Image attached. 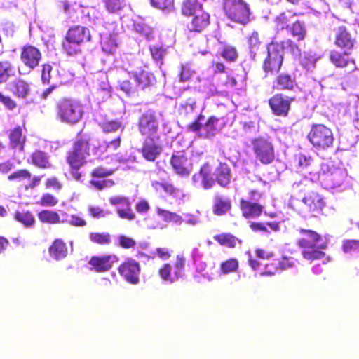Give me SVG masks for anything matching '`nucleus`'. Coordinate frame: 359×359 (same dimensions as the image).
<instances>
[{"label":"nucleus","instance_id":"f257e3e1","mask_svg":"<svg viewBox=\"0 0 359 359\" xmlns=\"http://www.w3.org/2000/svg\"><path fill=\"white\" fill-rule=\"evenodd\" d=\"M278 33L272 41L267 46V57L263 65V69L266 72H278L283 60V50H287L294 57L301 55L299 48L290 39L278 42Z\"/></svg>","mask_w":359,"mask_h":359},{"label":"nucleus","instance_id":"f03ea898","mask_svg":"<svg viewBox=\"0 0 359 359\" xmlns=\"http://www.w3.org/2000/svg\"><path fill=\"white\" fill-rule=\"evenodd\" d=\"M309 174L311 181H318L326 189H345L350 186L347 171L344 168L323 164L316 174L312 175V170L309 171Z\"/></svg>","mask_w":359,"mask_h":359},{"label":"nucleus","instance_id":"7ed1b4c3","mask_svg":"<svg viewBox=\"0 0 359 359\" xmlns=\"http://www.w3.org/2000/svg\"><path fill=\"white\" fill-rule=\"evenodd\" d=\"M307 138L318 155L333 147L334 139L332 131L323 124L313 125Z\"/></svg>","mask_w":359,"mask_h":359},{"label":"nucleus","instance_id":"20e7f679","mask_svg":"<svg viewBox=\"0 0 359 359\" xmlns=\"http://www.w3.org/2000/svg\"><path fill=\"white\" fill-rule=\"evenodd\" d=\"M57 118L67 124L77 123L83 114L81 103L74 99L64 98L57 103Z\"/></svg>","mask_w":359,"mask_h":359},{"label":"nucleus","instance_id":"39448f33","mask_svg":"<svg viewBox=\"0 0 359 359\" xmlns=\"http://www.w3.org/2000/svg\"><path fill=\"white\" fill-rule=\"evenodd\" d=\"M224 10L232 21L245 24L249 20L250 8L243 0H224Z\"/></svg>","mask_w":359,"mask_h":359},{"label":"nucleus","instance_id":"423d86ee","mask_svg":"<svg viewBox=\"0 0 359 359\" xmlns=\"http://www.w3.org/2000/svg\"><path fill=\"white\" fill-rule=\"evenodd\" d=\"M255 158L262 164L268 165L274 160V149L272 143L265 137L255 138L252 141Z\"/></svg>","mask_w":359,"mask_h":359},{"label":"nucleus","instance_id":"0eeeda50","mask_svg":"<svg viewBox=\"0 0 359 359\" xmlns=\"http://www.w3.org/2000/svg\"><path fill=\"white\" fill-rule=\"evenodd\" d=\"M88 142L79 140L74 142L72 148L67 154V163L72 169H79L85 163L86 157L89 155Z\"/></svg>","mask_w":359,"mask_h":359},{"label":"nucleus","instance_id":"6e6552de","mask_svg":"<svg viewBox=\"0 0 359 359\" xmlns=\"http://www.w3.org/2000/svg\"><path fill=\"white\" fill-rule=\"evenodd\" d=\"M158 126V116L153 110L145 111L139 118V131L142 135L147 136V137H158L156 136Z\"/></svg>","mask_w":359,"mask_h":359},{"label":"nucleus","instance_id":"1a4fd4ad","mask_svg":"<svg viewBox=\"0 0 359 359\" xmlns=\"http://www.w3.org/2000/svg\"><path fill=\"white\" fill-rule=\"evenodd\" d=\"M218 118L212 116L207 121L203 116H200L198 119L190 125L192 131H197L200 137L203 138H210L215 136L217 131Z\"/></svg>","mask_w":359,"mask_h":359},{"label":"nucleus","instance_id":"9d476101","mask_svg":"<svg viewBox=\"0 0 359 359\" xmlns=\"http://www.w3.org/2000/svg\"><path fill=\"white\" fill-rule=\"evenodd\" d=\"M170 164L175 172L182 177H187L191 172L192 163L184 151H177L172 154Z\"/></svg>","mask_w":359,"mask_h":359},{"label":"nucleus","instance_id":"9b49d317","mask_svg":"<svg viewBox=\"0 0 359 359\" xmlns=\"http://www.w3.org/2000/svg\"><path fill=\"white\" fill-rule=\"evenodd\" d=\"M109 203L116 207L118 216L124 219L133 220L135 215L132 210L129 199L123 196H114L109 199Z\"/></svg>","mask_w":359,"mask_h":359},{"label":"nucleus","instance_id":"f8f14e48","mask_svg":"<svg viewBox=\"0 0 359 359\" xmlns=\"http://www.w3.org/2000/svg\"><path fill=\"white\" fill-rule=\"evenodd\" d=\"M294 100L292 97L283 94H276L270 98L269 106L273 113L276 116H286L290 109V104Z\"/></svg>","mask_w":359,"mask_h":359},{"label":"nucleus","instance_id":"ddd939ff","mask_svg":"<svg viewBox=\"0 0 359 359\" xmlns=\"http://www.w3.org/2000/svg\"><path fill=\"white\" fill-rule=\"evenodd\" d=\"M158 137H146L141 148L142 156L148 161H154L161 154L163 148Z\"/></svg>","mask_w":359,"mask_h":359},{"label":"nucleus","instance_id":"4468645a","mask_svg":"<svg viewBox=\"0 0 359 359\" xmlns=\"http://www.w3.org/2000/svg\"><path fill=\"white\" fill-rule=\"evenodd\" d=\"M304 210L313 215L319 213L325 205L323 198L316 192H311L302 198Z\"/></svg>","mask_w":359,"mask_h":359},{"label":"nucleus","instance_id":"2eb2a0df","mask_svg":"<svg viewBox=\"0 0 359 359\" xmlns=\"http://www.w3.org/2000/svg\"><path fill=\"white\" fill-rule=\"evenodd\" d=\"M109 26L113 29V32H102L100 33V44L103 52L107 54H114L117 49L118 43V36L114 32L116 25L112 23Z\"/></svg>","mask_w":359,"mask_h":359},{"label":"nucleus","instance_id":"dca6fc26","mask_svg":"<svg viewBox=\"0 0 359 359\" xmlns=\"http://www.w3.org/2000/svg\"><path fill=\"white\" fill-rule=\"evenodd\" d=\"M211 169L209 165H203L200 171L192 177V181L194 186L197 188H203L205 189H210L215 184V180L212 177Z\"/></svg>","mask_w":359,"mask_h":359},{"label":"nucleus","instance_id":"f3484780","mask_svg":"<svg viewBox=\"0 0 359 359\" xmlns=\"http://www.w3.org/2000/svg\"><path fill=\"white\" fill-rule=\"evenodd\" d=\"M20 57L25 65L33 69L38 66L41 54L36 47L26 46L22 50Z\"/></svg>","mask_w":359,"mask_h":359},{"label":"nucleus","instance_id":"a211bd4d","mask_svg":"<svg viewBox=\"0 0 359 359\" xmlns=\"http://www.w3.org/2000/svg\"><path fill=\"white\" fill-rule=\"evenodd\" d=\"M130 74V78L135 82L137 89L144 90L156 83V78L153 74L145 70L132 72Z\"/></svg>","mask_w":359,"mask_h":359},{"label":"nucleus","instance_id":"6ab92c4d","mask_svg":"<svg viewBox=\"0 0 359 359\" xmlns=\"http://www.w3.org/2000/svg\"><path fill=\"white\" fill-rule=\"evenodd\" d=\"M151 186L156 191L159 193L163 191L176 200L182 201L186 196L182 189L175 187L168 182L154 181L151 182Z\"/></svg>","mask_w":359,"mask_h":359},{"label":"nucleus","instance_id":"aec40b11","mask_svg":"<svg viewBox=\"0 0 359 359\" xmlns=\"http://www.w3.org/2000/svg\"><path fill=\"white\" fill-rule=\"evenodd\" d=\"M68 39L80 44L88 42L91 39L90 29L83 26H76L69 29L67 33Z\"/></svg>","mask_w":359,"mask_h":359},{"label":"nucleus","instance_id":"412c9836","mask_svg":"<svg viewBox=\"0 0 359 359\" xmlns=\"http://www.w3.org/2000/svg\"><path fill=\"white\" fill-rule=\"evenodd\" d=\"M302 237L299 240V247H318L322 236L312 230L301 229Z\"/></svg>","mask_w":359,"mask_h":359},{"label":"nucleus","instance_id":"4be33fe9","mask_svg":"<svg viewBox=\"0 0 359 359\" xmlns=\"http://www.w3.org/2000/svg\"><path fill=\"white\" fill-rule=\"evenodd\" d=\"M209 19V14L199 8L188 28L190 31L199 32L208 25Z\"/></svg>","mask_w":359,"mask_h":359},{"label":"nucleus","instance_id":"5701e85b","mask_svg":"<svg viewBox=\"0 0 359 359\" xmlns=\"http://www.w3.org/2000/svg\"><path fill=\"white\" fill-rule=\"evenodd\" d=\"M354 40L345 27H339L336 30L335 44L344 50H349L353 46Z\"/></svg>","mask_w":359,"mask_h":359},{"label":"nucleus","instance_id":"b1692460","mask_svg":"<svg viewBox=\"0 0 359 359\" xmlns=\"http://www.w3.org/2000/svg\"><path fill=\"white\" fill-rule=\"evenodd\" d=\"M296 86L295 78L286 73L279 74L274 83V88L278 90H292Z\"/></svg>","mask_w":359,"mask_h":359},{"label":"nucleus","instance_id":"393cba45","mask_svg":"<svg viewBox=\"0 0 359 359\" xmlns=\"http://www.w3.org/2000/svg\"><path fill=\"white\" fill-rule=\"evenodd\" d=\"M214 175L217 182L222 187H226L231 181V175L229 167L225 163H220L215 169Z\"/></svg>","mask_w":359,"mask_h":359},{"label":"nucleus","instance_id":"a878e982","mask_svg":"<svg viewBox=\"0 0 359 359\" xmlns=\"http://www.w3.org/2000/svg\"><path fill=\"white\" fill-rule=\"evenodd\" d=\"M9 89L15 96L25 98L30 92V86L22 79H16L9 84Z\"/></svg>","mask_w":359,"mask_h":359},{"label":"nucleus","instance_id":"bb28decb","mask_svg":"<svg viewBox=\"0 0 359 359\" xmlns=\"http://www.w3.org/2000/svg\"><path fill=\"white\" fill-rule=\"evenodd\" d=\"M241 208L243 216L246 218L258 217L262 211V207L259 204L243 199L241 201Z\"/></svg>","mask_w":359,"mask_h":359},{"label":"nucleus","instance_id":"cd10ccee","mask_svg":"<svg viewBox=\"0 0 359 359\" xmlns=\"http://www.w3.org/2000/svg\"><path fill=\"white\" fill-rule=\"evenodd\" d=\"M11 147L20 151H23L25 137L22 135V128L20 127L15 128L10 133Z\"/></svg>","mask_w":359,"mask_h":359},{"label":"nucleus","instance_id":"c85d7f7f","mask_svg":"<svg viewBox=\"0 0 359 359\" xmlns=\"http://www.w3.org/2000/svg\"><path fill=\"white\" fill-rule=\"evenodd\" d=\"M347 51L348 50H345L344 54L338 51H332L330 57L331 62L339 67H346L351 64L352 68H354V64L353 61L350 60Z\"/></svg>","mask_w":359,"mask_h":359},{"label":"nucleus","instance_id":"c756f323","mask_svg":"<svg viewBox=\"0 0 359 359\" xmlns=\"http://www.w3.org/2000/svg\"><path fill=\"white\" fill-rule=\"evenodd\" d=\"M15 68L8 61H0V83H4L8 80L15 76Z\"/></svg>","mask_w":359,"mask_h":359},{"label":"nucleus","instance_id":"7c9ffc66","mask_svg":"<svg viewBox=\"0 0 359 359\" xmlns=\"http://www.w3.org/2000/svg\"><path fill=\"white\" fill-rule=\"evenodd\" d=\"M32 163L41 168H48L50 167L49 157L48 154L41 151H36L32 155Z\"/></svg>","mask_w":359,"mask_h":359},{"label":"nucleus","instance_id":"2f4dec72","mask_svg":"<svg viewBox=\"0 0 359 359\" xmlns=\"http://www.w3.org/2000/svg\"><path fill=\"white\" fill-rule=\"evenodd\" d=\"M230 201L228 198L216 196L214 200V212L217 215L224 214L230 208Z\"/></svg>","mask_w":359,"mask_h":359},{"label":"nucleus","instance_id":"473e14b6","mask_svg":"<svg viewBox=\"0 0 359 359\" xmlns=\"http://www.w3.org/2000/svg\"><path fill=\"white\" fill-rule=\"evenodd\" d=\"M214 238L218 241L219 245L226 247H235L237 245H242V241L231 234L222 233L215 236Z\"/></svg>","mask_w":359,"mask_h":359},{"label":"nucleus","instance_id":"72a5a7b5","mask_svg":"<svg viewBox=\"0 0 359 359\" xmlns=\"http://www.w3.org/2000/svg\"><path fill=\"white\" fill-rule=\"evenodd\" d=\"M287 31L298 41L303 40L306 34L304 24L299 20L294 22Z\"/></svg>","mask_w":359,"mask_h":359},{"label":"nucleus","instance_id":"f704fd0d","mask_svg":"<svg viewBox=\"0 0 359 359\" xmlns=\"http://www.w3.org/2000/svg\"><path fill=\"white\" fill-rule=\"evenodd\" d=\"M133 27L137 33L144 36L146 39L151 40L153 38L152 29L147 25L142 20L134 21Z\"/></svg>","mask_w":359,"mask_h":359},{"label":"nucleus","instance_id":"c9c22d12","mask_svg":"<svg viewBox=\"0 0 359 359\" xmlns=\"http://www.w3.org/2000/svg\"><path fill=\"white\" fill-rule=\"evenodd\" d=\"M90 241L95 244L107 245L111 242V236L109 233H97L93 232L89 236Z\"/></svg>","mask_w":359,"mask_h":359},{"label":"nucleus","instance_id":"e433bc0d","mask_svg":"<svg viewBox=\"0 0 359 359\" xmlns=\"http://www.w3.org/2000/svg\"><path fill=\"white\" fill-rule=\"evenodd\" d=\"M320 58L316 53L313 51L304 52L301 60L302 66L308 70L313 68L316 61Z\"/></svg>","mask_w":359,"mask_h":359},{"label":"nucleus","instance_id":"4c0bfd02","mask_svg":"<svg viewBox=\"0 0 359 359\" xmlns=\"http://www.w3.org/2000/svg\"><path fill=\"white\" fill-rule=\"evenodd\" d=\"M156 212L158 215L163 217L165 222H172L175 224H180L183 222L182 217L175 212H171L168 210L157 208Z\"/></svg>","mask_w":359,"mask_h":359},{"label":"nucleus","instance_id":"58836bf2","mask_svg":"<svg viewBox=\"0 0 359 359\" xmlns=\"http://www.w3.org/2000/svg\"><path fill=\"white\" fill-rule=\"evenodd\" d=\"M248 43L250 50V57L252 59H254L261 43L258 32L254 31L251 34V35L248 37Z\"/></svg>","mask_w":359,"mask_h":359},{"label":"nucleus","instance_id":"ea45409f","mask_svg":"<svg viewBox=\"0 0 359 359\" xmlns=\"http://www.w3.org/2000/svg\"><path fill=\"white\" fill-rule=\"evenodd\" d=\"M38 217L41 222L50 224L60 222L59 215L53 211L43 210L39 213Z\"/></svg>","mask_w":359,"mask_h":359},{"label":"nucleus","instance_id":"a19ab883","mask_svg":"<svg viewBox=\"0 0 359 359\" xmlns=\"http://www.w3.org/2000/svg\"><path fill=\"white\" fill-rule=\"evenodd\" d=\"M15 219L26 227L32 226L35 222L34 216L29 212H16Z\"/></svg>","mask_w":359,"mask_h":359},{"label":"nucleus","instance_id":"79ce46f5","mask_svg":"<svg viewBox=\"0 0 359 359\" xmlns=\"http://www.w3.org/2000/svg\"><path fill=\"white\" fill-rule=\"evenodd\" d=\"M294 17L290 12L283 13L280 14L276 18V23L277 28L280 30H283L285 28L288 30L290 25L289 22L291 21V18Z\"/></svg>","mask_w":359,"mask_h":359},{"label":"nucleus","instance_id":"37998d69","mask_svg":"<svg viewBox=\"0 0 359 359\" xmlns=\"http://www.w3.org/2000/svg\"><path fill=\"white\" fill-rule=\"evenodd\" d=\"M80 45L79 43L72 41L68 39V36H66L65 41L62 43V48L69 55H74L80 52Z\"/></svg>","mask_w":359,"mask_h":359},{"label":"nucleus","instance_id":"c03bdc74","mask_svg":"<svg viewBox=\"0 0 359 359\" xmlns=\"http://www.w3.org/2000/svg\"><path fill=\"white\" fill-rule=\"evenodd\" d=\"M199 8L201 6L195 1L185 0L182 5V13L187 16L196 15Z\"/></svg>","mask_w":359,"mask_h":359},{"label":"nucleus","instance_id":"a18cd8bd","mask_svg":"<svg viewBox=\"0 0 359 359\" xmlns=\"http://www.w3.org/2000/svg\"><path fill=\"white\" fill-rule=\"evenodd\" d=\"M150 52L153 59L157 62V64H159V65L161 66L163 64L162 60L166 55V48L161 46L155 45L150 46Z\"/></svg>","mask_w":359,"mask_h":359},{"label":"nucleus","instance_id":"49530a36","mask_svg":"<svg viewBox=\"0 0 359 359\" xmlns=\"http://www.w3.org/2000/svg\"><path fill=\"white\" fill-rule=\"evenodd\" d=\"M101 127L104 132L111 133L116 131L119 128L123 130L125 126L123 123L122 120H113L103 123L101 125Z\"/></svg>","mask_w":359,"mask_h":359},{"label":"nucleus","instance_id":"de8ad7c7","mask_svg":"<svg viewBox=\"0 0 359 359\" xmlns=\"http://www.w3.org/2000/svg\"><path fill=\"white\" fill-rule=\"evenodd\" d=\"M105 7L109 13H115L125 6V0H104Z\"/></svg>","mask_w":359,"mask_h":359},{"label":"nucleus","instance_id":"09e8293b","mask_svg":"<svg viewBox=\"0 0 359 359\" xmlns=\"http://www.w3.org/2000/svg\"><path fill=\"white\" fill-rule=\"evenodd\" d=\"M250 226L252 229L255 231L268 232V228L274 231H277L279 230V225L278 223L276 222L266 224L252 223Z\"/></svg>","mask_w":359,"mask_h":359},{"label":"nucleus","instance_id":"8fccbe9b","mask_svg":"<svg viewBox=\"0 0 359 359\" xmlns=\"http://www.w3.org/2000/svg\"><path fill=\"white\" fill-rule=\"evenodd\" d=\"M32 174L27 170H19L11 174L8 179L10 181L23 182L30 180Z\"/></svg>","mask_w":359,"mask_h":359},{"label":"nucleus","instance_id":"3c124183","mask_svg":"<svg viewBox=\"0 0 359 359\" xmlns=\"http://www.w3.org/2000/svg\"><path fill=\"white\" fill-rule=\"evenodd\" d=\"M149 2L153 7L169 12L173 8L174 0H149Z\"/></svg>","mask_w":359,"mask_h":359},{"label":"nucleus","instance_id":"603ef678","mask_svg":"<svg viewBox=\"0 0 359 359\" xmlns=\"http://www.w3.org/2000/svg\"><path fill=\"white\" fill-rule=\"evenodd\" d=\"M90 184L98 190L104 188L111 187L114 185V182L111 180H104L102 178H94L90 180Z\"/></svg>","mask_w":359,"mask_h":359},{"label":"nucleus","instance_id":"864d4df0","mask_svg":"<svg viewBox=\"0 0 359 359\" xmlns=\"http://www.w3.org/2000/svg\"><path fill=\"white\" fill-rule=\"evenodd\" d=\"M114 172V169H107L103 167H98L92 172V176L94 178H104L111 175Z\"/></svg>","mask_w":359,"mask_h":359},{"label":"nucleus","instance_id":"5fc2aeb1","mask_svg":"<svg viewBox=\"0 0 359 359\" xmlns=\"http://www.w3.org/2000/svg\"><path fill=\"white\" fill-rule=\"evenodd\" d=\"M52 66L49 64H45L43 65L41 72V80L43 84H51V72Z\"/></svg>","mask_w":359,"mask_h":359},{"label":"nucleus","instance_id":"6e6d98bb","mask_svg":"<svg viewBox=\"0 0 359 359\" xmlns=\"http://www.w3.org/2000/svg\"><path fill=\"white\" fill-rule=\"evenodd\" d=\"M194 72L191 70L189 65H182L180 73V81L184 82L188 81L192 76Z\"/></svg>","mask_w":359,"mask_h":359},{"label":"nucleus","instance_id":"4d7b16f0","mask_svg":"<svg viewBox=\"0 0 359 359\" xmlns=\"http://www.w3.org/2000/svg\"><path fill=\"white\" fill-rule=\"evenodd\" d=\"M296 160L298 162V165L302 168H307L311 165L313 160L311 157H307L304 154H299L296 156Z\"/></svg>","mask_w":359,"mask_h":359},{"label":"nucleus","instance_id":"13d9d810","mask_svg":"<svg viewBox=\"0 0 359 359\" xmlns=\"http://www.w3.org/2000/svg\"><path fill=\"white\" fill-rule=\"evenodd\" d=\"M66 222L74 226H83L86 225V222L83 219L75 215L68 216Z\"/></svg>","mask_w":359,"mask_h":359},{"label":"nucleus","instance_id":"bf43d9fd","mask_svg":"<svg viewBox=\"0 0 359 359\" xmlns=\"http://www.w3.org/2000/svg\"><path fill=\"white\" fill-rule=\"evenodd\" d=\"M222 56L227 60L234 61L237 57V52L234 48L226 46L223 50Z\"/></svg>","mask_w":359,"mask_h":359},{"label":"nucleus","instance_id":"052dcab7","mask_svg":"<svg viewBox=\"0 0 359 359\" xmlns=\"http://www.w3.org/2000/svg\"><path fill=\"white\" fill-rule=\"evenodd\" d=\"M0 102L8 110H13L16 107V103L10 97L0 94Z\"/></svg>","mask_w":359,"mask_h":359},{"label":"nucleus","instance_id":"680f3d73","mask_svg":"<svg viewBox=\"0 0 359 359\" xmlns=\"http://www.w3.org/2000/svg\"><path fill=\"white\" fill-rule=\"evenodd\" d=\"M150 209V205L147 201L142 199L135 205V210L140 214L147 213Z\"/></svg>","mask_w":359,"mask_h":359},{"label":"nucleus","instance_id":"e2e57ef3","mask_svg":"<svg viewBox=\"0 0 359 359\" xmlns=\"http://www.w3.org/2000/svg\"><path fill=\"white\" fill-rule=\"evenodd\" d=\"M88 210L90 215L96 219L104 217L109 214L99 207H90Z\"/></svg>","mask_w":359,"mask_h":359},{"label":"nucleus","instance_id":"0e129e2a","mask_svg":"<svg viewBox=\"0 0 359 359\" xmlns=\"http://www.w3.org/2000/svg\"><path fill=\"white\" fill-rule=\"evenodd\" d=\"M243 128L245 133H255L258 131V126L252 121H245L243 123Z\"/></svg>","mask_w":359,"mask_h":359},{"label":"nucleus","instance_id":"69168bd1","mask_svg":"<svg viewBox=\"0 0 359 359\" xmlns=\"http://www.w3.org/2000/svg\"><path fill=\"white\" fill-rule=\"evenodd\" d=\"M57 199L51 194H46L41 198V203L43 205L53 206L57 203Z\"/></svg>","mask_w":359,"mask_h":359},{"label":"nucleus","instance_id":"338daca9","mask_svg":"<svg viewBox=\"0 0 359 359\" xmlns=\"http://www.w3.org/2000/svg\"><path fill=\"white\" fill-rule=\"evenodd\" d=\"M121 90L125 92L127 95H130L135 93V89L132 86L131 83L128 80L121 81L119 84Z\"/></svg>","mask_w":359,"mask_h":359},{"label":"nucleus","instance_id":"774afa93","mask_svg":"<svg viewBox=\"0 0 359 359\" xmlns=\"http://www.w3.org/2000/svg\"><path fill=\"white\" fill-rule=\"evenodd\" d=\"M120 143H121V137H118L117 138L114 139V140L105 141L104 144H105L106 150L107 151H115L116 149H117L119 147Z\"/></svg>","mask_w":359,"mask_h":359}]
</instances>
